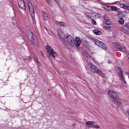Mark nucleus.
<instances>
[{
  "label": "nucleus",
  "instance_id": "a878e982",
  "mask_svg": "<svg viewBox=\"0 0 129 129\" xmlns=\"http://www.w3.org/2000/svg\"><path fill=\"white\" fill-rule=\"evenodd\" d=\"M45 2H46V3H47L48 5H50V6L52 5V1L51 0H45Z\"/></svg>",
  "mask_w": 129,
  "mask_h": 129
},
{
  "label": "nucleus",
  "instance_id": "393cba45",
  "mask_svg": "<svg viewBox=\"0 0 129 129\" xmlns=\"http://www.w3.org/2000/svg\"><path fill=\"white\" fill-rule=\"evenodd\" d=\"M93 128H100V126L98 125V124L93 125Z\"/></svg>",
  "mask_w": 129,
  "mask_h": 129
},
{
  "label": "nucleus",
  "instance_id": "4c0bfd02",
  "mask_svg": "<svg viewBox=\"0 0 129 129\" xmlns=\"http://www.w3.org/2000/svg\"><path fill=\"white\" fill-rule=\"evenodd\" d=\"M91 58H92V56H91Z\"/></svg>",
  "mask_w": 129,
  "mask_h": 129
},
{
  "label": "nucleus",
  "instance_id": "1a4fd4ad",
  "mask_svg": "<svg viewBox=\"0 0 129 129\" xmlns=\"http://www.w3.org/2000/svg\"><path fill=\"white\" fill-rule=\"evenodd\" d=\"M115 49L117 51H121V52H124V51H125L122 45L119 43H116V44H115Z\"/></svg>",
  "mask_w": 129,
  "mask_h": 129
},
{
  "label": "nucleus",
  "instance_id": "72a5a7b5",
  "mask_svg": "<svg viewBox=\"0 0 129 129\" xmlns=\"http://www.w3.org/2000/svg\"><path fill=\"white\" fill-rule=\"evenodd\" d=\"M126 74H127V75H128V74H129L128 72H126Z\"/></svg>",
  "mask_w": 129,
  "mask_h": 129
},
{
  "label": "nucleus",
  "instance_id": "9d476101",
  "mask_svg": "<svg viewBox=\"0 0 129 129\" xmlns=\"http://www.w3.org/2000/svg\"><path fill=\"white\" fill-rule=\"evenodd\" d=\"M118 70H120L118 74V76L120 77V80L124 83V84H126V81H125V79H124V76H123L122 73V70L120 68H118Z\"/></svg>",
  "mask_w": 129,
  "mask_h": 129
},
{
  "label": "nucleus",
  "instance_id": "f03ea898",
  "mask_svg": "<svg viewBox=\"0 0 129 129\" xmlns=\"http://www.w3.org/2000/svg\"><path fill=\"white\" fill-rule=\"evenodd\" d=\"M88 65L93 73H97L98 75L101 76L103 78H105L106 76L102 72L97 68V67L94 66V64H92L91 62H89Z\"/></svg>",
  "mask_w": 129,
  "mask_h": 129
},
{
  "label": "nucleus",
  "instance_id": "7c9ffc66",
  "mask_svg": "<svg viewBox=\"0 0 129 129\" xmlns=\"http://www.w3.org/2000/svg\"><path fill=\"white\" fill-rule=\"evenodd\" d=\"M92 60L93 61V62H95V59L94 58H92Z\"/></svg>",
  "mask_w": 129,
  "mask_h": 129
},
{
  "label": "nucleus",
  "instance_id": "7ed1b4c3",
  "mask_svg": "<svg viewBox=\"0 0 129 129\" xmlns=\"http://www.w3.org/2000/svg\"><path fill=\"white\" fill-rule=\"evenodd\" d=\"M108 95L111 98H112L114 101V103L117 105H121V102H120L118 99V94L113 91H109Z\"/></svg>",
  "mask_w": 129,
  "mask_h": 129
},
{
  "label": "nucleus",
  "instance_id": "c756f323",
  "mask_svg": "<svg viewBox=\"0 0 129 129\" xmlns=\"http://www.w3.org/2000/svg\"><path fill=\"white\" fill-rule=\"evenodd\" d=\"M40 53H41V56H42V57H44V53H43V51H40Z\"/></svg>",
  "mask_w": 129,
  "mask_h": 129
},
{
  "label": "nucleus",
  "instance_id": "58836bf2",
  "mask_svg": "<svg viewBox=\"0 0 129 129\" xmlns=\"http://www.w3.org/2000/svg\"><path fill=\"white\" fill-rule=\"evenodd\" d=\"M128 78H129V76H128Z\"/></svg>",
  "mask_w": 129,
  "mask_h": 129
},
{
  "label": "nucleus",
  "instance_id": "4be33fe9",
  "mask_svg": "<svg viewBox=\"0 0 129 129\" xmlns=\"http://www.w3.org/2000/svg\"><path fill=\"white\" fill-rule=\"evenodd\" d=\"M111 9H112V11L113 12H117L118 8L116 7L111 6Z\"/></svg>",
  "mask_w": 129,
  "mask_h": 129
},
{
  "label": "nucleus",
  "instance_id": "c9c22d12",
  "mask_svg": "<svg viewBox=\"0 0 129 129\" xmlns=\"http://www.w3.org/2000/svg\"><path fill=\"white\" fill-rule=\"evenodd\" d=\"M128 60L129 59V57H127Z\"/></svg>",
  "mask_w": 129,
  "mask_h": 129
},
{
  "label": "nucleus",
  "instance_id": "9b49d317",
  "mask_svg": "<svg viewBox=\"0 0 129 129\" xmlns=\"http://www.w3.org/2000/svg\"><path fill=\"white\" fill-rule=\"evenodd\" d=\"M123 32L125 34L129 35V23H127L124 25Z\"/></svg>",
  "mask_w": 129,
  "mask_h": 129
},
{
  "label": "nucleus",
  "instance_id": "dca6fc26",
  "mask_svg": "<svg viewBox=\"0 0 129 129\" xmlns=\"http://www.w3.org/2000/svg\"><path fill=\"white\" fill-rule=\"evenodd\" d=\"M120 7L124 10H127L128 11H129V6H127L126 5L123 4H120Z\"/></svg>",
  "mask_w": 129,
  "mask_h": 129
},
{
  "label": "nucleus",
  "instance_id": "cd10ccee",
  "mask_svg": "<svg viewBox=\"0 0 129 129\" xmlns=\"http://www.w3.org/2000/svg\"><path fill=\"white\" fill-rule=\"evenodd\" d=\"M93 25H96V21L94 19L92 20Z\"/></svg>",
  "mask_w": 129,
  "mask_h": 129
},
{
  "label": "nucleus",
  "instance_id": "473e14b6",
  "mask_svg": "<svg viewBox=\"0 0 129 129\" xmlns=\"http://www.w3.org/2000/svg\"><path fill=\"white\" fill-rule=\"evenodd\" d=\"M117 3V2H115L113 3L112 4V5H115V4H116Z\"/></svg>",
  "mask_w": 129,
  "mask_h": 129
},
{
  "label": "nucleus",
  "instance_id": "2eb2a0df",
  "mask_svg": "<svg viewBox=\"0 0 129 129\" xmlns=\"http://www.w3.org/2000/svg\"><path fill=\"white\" fill-rule=\"evenodd\" d=\"M103 27L107 31H108L109 32H111V25H107L103 24Z\"/></svg>",
  "mask_w": 129,
  "mask_h": 129
},
{
  "label": "nucleus",
  "instance_id": "5701e85b",
  "mask_svg": "<svg viewBox=\"0 0 129 129\" xmlns=\"http://www.w3.org/2000/svg\"><path fill=\"white\" fill-rule=\"evenodd\" d=\"M103 25H111V24H110V22H109V20L105 21Z\"/></svg>",
  "mask_w": 129,
  "mask_h": 129
},
{
  "label": "nucleus",
  "instance_id": "b1692460",
  "mask_svg": "<svg viewBox=\"0 0 129 129\" xmlns=\"http://www.w3.org/2000/svg\"><path fill=\"white\" fill-rule=\"evenodd\" d=\"M104 20H105L106 21H109V18H108V16H107V15L105 14L104 16Z\"/></svg>",
  "mask_w": 129,
  "mask_h": 129
},
{
  "label": "nucleus",
  "instance_id": "39448f33",
  "mask_svg": "<svg viewBox=\"0 0 129 129\" xmlns=\"http://www.w3.org/2000/svg\"><path fill=\"white\" fill-rule=\"evenodd\" d=\"M28 6L32 19L33 23V24H35V23H36V19L35 18V10H34V7H33V5L31 3H28Z\"/></svg>",
  "mask_w": 129,
  "mask_h": 129
},
{
  "label": "nucleus",
  "instance_id": "0eeeda50",
  "mask_svg": "<svg viewBox=\"0 0 129 129\" xmlns=\"http://www.w3.org/2000/svg\"><path fill=\"white\" fill-rule=\"evenodd\" d=\"M123 17H124V15H123V12H119L118 13L119 20H118V23L120 25H123V24H124V19H123Z\"/></svg>",
  "mask_w": 129,
  "mask_h": 129
},
{
  "label": "nucleus",
  "instance_id": "ddd939ff",
  "mask_svg": "<svg viewBox=\"0 0 129 129\" xmlns=\"http://www.w3.org/2000/svg\"><path fill=\"white\" fill-rule=\"evenodd\" d=\"M31 41L32 43H34V45H36L35 44V41L37 40V37H36V35H35L34 33H33V32H31Z\"/></svg>",
  "mask_w": 129,
  "mask_h": 129
},
{
  "label": "nucleus",
  "instance_id": "412c9836",
  "mask_svg": "<svg viewBox=\"0 0 129 129\" xmlns=\"http://www.w3.org/2000/svg\"><path fill=\"white\" fill-rule=\"evenodd\" d=\"M104 9H105V10H106V11H112V9H111V6H104Z\"/></svg>",
  "mask_w": 129,
  "mask_h": 129
},
{
  "label": "nucleus",
  "instance_id": "6e6552de",
  "mask_svg": "<svg viewBox=\"0 0 129 129\" xmlns=\"http://www.w3.org/2000/svg\"><path fill=\"white\" fill-rule=\"evenodd\" d=\"M19 7L23 11L26 10V4L24 0H18Z\"/></svg>",
  "mask_w": 129,
  "mask_h": 129
},
{
  "label": "nucleus",
  "instance_id": "bb28decb",
  "mask_svg": "<svg viewBox=\"0 0 129 129\" xmlns=\"http://www.w3.org/2000/svg\"><path fill=\"white\" fill-rule=\"evenodd\" d=\"M124 114L125 115L128 116V118H129V110H127L126 111L124 112Z\"/></svg>",
  "mask_w": 129,
  "mask_h": 129
},
{
  "label": "nucleus",
  "instance_id": "c85d7f7f",
  "mask_svg": "<svg viewBox=\"0 0 129 129\" xmlns=\"http://www.w3.org/2000/svg\"><path fill=\"white\" fill-rule=\"evenodd\" d=\"M34 61H35V63H38V64H40V62H39V60H38V58H35L34 59Z\"/></svg>",
  "mask_w": 129,
  "mask_h": 129
},
{
  "label": "nucleus",
  "instance_id": "f704fd0d",
  "mask_svg": "<svg viewBox=\"0 0 129 129\" xmlns=\"http://www.w3.org/2000/svg\"><path fill=\"white\" fill-rule=\"evenodd\" d=\"M18 14H21V12H20V11L18 12Z\"/></svg>",
  "mask_w": 129,
  "mask_h": 129
},
{
  "label": "nucleus",
  "instance_id": "20e7f679",
  "mask_svg": "<svg viewBox=\"0 0 129 129\" xmlns=\"http://www.w3.org/2000/svg\"><path fill=\"white\" fill-rule=\"evenodd\" d=\"M46 51L49 55L53 58V59H55L56 57H58V54H57L55 51H54V49L50 46V45H47L46 47Z\"/></svg>",
  "mask_w": 129,
  "mask_h": 129
},
{
  "label": "nucleus",
  "instance_id": "f3484780",
  "mask_svg": "<svg viewBox=\"0 0 129 129\" xmlns=\"http://www.w3.org/2000/svg\"><path fill=\"white\" fill-rule=\"evenodd\" d=\"M118 127H119V128H123V129H129V127L127 126H123L121 123H119L118 124Z\"/></svg>",
  "mask_w": 129,
  "mask_h": 129
},
{
  "label": "nucleus",
  "instance_id": "f257e3e1",
  "mask_svg": "<svg viewBox=\"0 0 129 129\" xmlns=\"http://www.w3.org/2000/svg\"><path fill=\"white\" fill-rule=\"evenodd\" d=\"M57 32L60 39H61V41L63 44H65V39H67L69 43L72 46V47H75L76 48L80 47L82 42L79 37H76V40H75L74 37L71 35L66 36L63 32V30H62L61 28L57 29Z\"/></svg>",
  "mask_w": 129,
  "mask_h": 129
},
{
  "label": "nucleus",
  "instance_id": "e433bc0d",
  "mask_svg": "<svg viewBox=\"0 0 129 129\" xmlns=\"http://www.w3.org/2000/svg\"><path fill=\"white\" fill-rule=\"evenodd\" d=\"M128 55H129V53H128Z\"/></svg>",
  "mask_w": 129,
  "mask_h": 129
},
{
  "label": "nucleus",
  "instance_id": "f8f14e48",
  "mask_svg": "<svg viewBox=\"0 0 129 129\" xmlns=\"http://www.w3.org/2000/svg\"><path fill=\"white\" fill-rule=\"evenodd\" d=\"M95 124V122L93 121H87L86 122V125L88 127H93V125Z\"/></svg>",
  "mask_w": 129,
  "mask_h": 129
},
{
  "label": "nucleus",
  "instance_id": "a211bd4d",
  "mask_svg": "<svg viewBox=\"0 0 129 129\" xmlns=\"http://www.w3.org/2000/svg\"><path fill=\"white\" fill-rule=\"evenodd\" d=\"M56 25H58V26H60V27H65V23L62 22H55Z\"/></svg>",
  "mask_w": 129,
  "mask_h": 129
},
{
  "label": "nucleus",
  "instance_id": "423d86ee",
  "mask_svg": "<svg viewBox=\"0 0 129 129\" xmlns=\"http://www.w3.org/2000/svg\"><path fill=\"white\" fill-rule=\"evenodd\" d=\"M93 42L95 43V45L100 47V48H102V49H103L104 50L106 49V45L103 43V42L98 40V39H93Z\"/></svg>",
  "mask_w": 129,
  "mask_h": 129
},
{
  "label": "nucleus",
  "instance_id": "4468645a",
  "mask_svg": "<svg viewBox=\"0 0 129 129\" xmlns=\"http://www.w3.org/2000/svg\"><path fill=\"white\" fill-rule=\"evenodd\" d=\"M10 5L12 7L14 13H16V10L15 9L16 8V3L11 1L10 2Z\"/></svg>",
  "mask_w": 129,
  "mask_h": 129
},
{
  "label": "nucleus",
  "instance_id": "6ab92c4d",
  "mask_svg": "<svg viewBox=\"0 0 129 129\" xmlns=\"http://www.w3.org/2000/svg\"><path fill=\"white\" fill-rule=\"evenodd\" d=\"M42 12L43 18H47V19H49V14H47V13L43 11H42Z\"/></svg>",
  "mask_w": 129,
  "mask_h": 129
},
{
  "label": "nucleus",
  "instance_id": "2f4dec72",
  "mask_svg": "<svg viewBox=\"0 0 129 129\" xmlns=\"http://www.w3.org/2000/svg\"><path fill=\"white\" fill-rule=\"evenodd\" d=\"M108 63L109 64H111V61L110 60H108Z\"/></svg>",
  "mask_w": 129,
  "mask_h": 129
},
{
  "label": "nucleus",
  "instance_id": "aec40b11",
  "mask_svg": "<svg viewBox=\"0 0 129 129\" xmlns=\"http://www.w3.org/2000/svg\"><path fill=\"white\" fill-rule=\"evenodd\" d=\"M94 33L95 35H101V31H100L97 29L94 30Z\"/></svg>",
  "mask_w": 129,
  "mask_h": 129
}]
</instances>
